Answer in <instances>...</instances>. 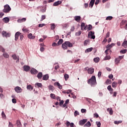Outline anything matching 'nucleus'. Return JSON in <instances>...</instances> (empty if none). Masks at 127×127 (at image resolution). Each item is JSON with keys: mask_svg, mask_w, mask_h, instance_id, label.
Returning <instances> with one entry per match:
<instances>
[{"mask_svg": "<svg viewBox=\"0 0 127 127\" xmlns=\"http://www.w3.org/2000/svg\"><path fill=\"white\" fill-rule=\"evenodd\" d=\"M93 29V27L92 26V25L89 24L88 25V27H87L88 31H89V30H92Z\"/></svg>", "mask_w": 127, "mask_h": 127, "instance_id": "c03bdc74", "label": "nucleus"}, {"mask_svg": "<svg viewBox=\"0 0 127 127\" xmlns=\"http://www.w3.org/2000/svg\"><path fill=\"white\" fill-rule=\"evenodd\" d=\"M50 97L52 99H53L54 100H56V97H55V94L53 93H51L50 94Z\"/></svg>", "mask_w": 127, "mask_h": 127, "instance_id": "f704fd0d", "label": "nucleus"}, {"mask_svg": "<svg viewBox=\"0 0 127 127\" xmlns=\"http://www.w3.org/2000/svg\"><path fill=\"white\" fill-rule=\"evenodd\" d=\"M66 45L67 46V47L70 48L73 46V44L69 41H65L62 45V47L64 49V50H67V47H66Z\"/></svg>", "mask_w": 127, "mask_h": 127, "instance_id": "f03ea898", "label": "nucleus"}, {"mask_svg": "<svg viewBox=\"0 0 127 127\" xmlns=\"http://www.w3.org/2000/svg\"><path fill=\"white\" fill-rule=\"evenodd\" d=\"M35 86H37L39 88H42V84L40 83H36Z\"/></svg>", "mask_w": 127, "mask_h": 127, "instance_id": "e433bc0d", "label": "nucleus"}, {"mask_svg": "<svg viewBox=\"0 0 127 127\" xmlns=\"http://www.w3.org/2000/svg\"><path fill=\"white\" fill-rule=\"evenodd\" d=\"M127 23V20H123L120 23V25H125Z\"/></svg>", "mask_w": 127, "mask_h": 127, "instance_id": "2f4dec72", "label": "nucleus"}, {"mask_svg": "<svg viewBox=\"0 0 127 127\" xmlns=\"http://www.w3.org/2000/svg\"><path fill=\"white\" fill-rule=\"evenodd\" d=\"M96 124L97 125V127H101V122H96Z\"/></svg>", "mask_w": 127, "mask_h": 127, "instance_id": "864d4df0", "label": "nucleus"}, {"mask_svg": "<svg viewBox=\"0 0 127 127\" xmlns=\"http://www.w3.org/2000/svg\"><path fill=\"white\" fill-rule=\"evenodd\" d=\"M92 51H93V48H90L87 49L85 50V53H88V52H91Z\"/></svg>", "mask_w": 127, "mask_h": 127, "instance_id": "c756f323", "label": "nucleus"}, {"mask_svg": "<svg viewBox=\"0 0 127 127\" xmlns=\"http://www.w3.org/2000/svg\"><path fill=\"white\" fill-rule=\"evenodd\" d=\"M42 72H39L37 75V77L38 78V79H41V78H42Z\"/></svg>", "mask_w": 127, "mask_h": 127, "instance_id": "cd10ccee", "label": "nucleus"}, {"mask_svg": "<svg viewBox=\"0 0 127 127\" xmlns=\"http://www.w3.org/2000/svg\"><path fill=\"white\" fill-rule=\"evenodd\" d=\"M88 122V119H83L79 121V126H84Z\"/></svg>", "mask_w": 127, "mask_h": 127, "instance_id": "39448f33", "label": "nucleus"}, {"mask_svg": "<svg viewBox=\"0 0 127 127\" xmlns=\"http://www.w3.org/2000/svg\"><path fill=\"white\" fill-rule=\"evenodd\" d=\"M127 49L122 50L120 51V53H123V54H125V53H127Z\"/></svg>", "mask_w": 127, "mask_h": 127, "instance_id": "8fccbe9b", "label": "nucleus"}, {"mask_svg": "<svg viewBox=\"0 0 127 127\" xmlns=\"http://www.w3.org/2000/svg\"><path fill=\"white\" fill-rule=\"evenodd\" d=\"M71 92H72V91H71V90H68L66 91H63V93H64V94H70V93H71Z\"/></svg>", "mask_w": 127, "mask_h": 127, "instance_id": "49530a36", "label": "nucleus"}, {"mask_svg": "<svg viewBox=\"0 0 127 127\" xmlns=\"http://www.w3.org/2000/svg\"><path fill=\"white\" fill-rule=\"evenodd\" d=\"M45 25V24H39V27H43Z\"/></svg>", "mask_w": 127, "mask_h": 127, "instance_id": "774afa93", "label": "nucleus"}, {"mask_svg": "<svg viewBox=\"0 0 127 127\" xmlns=\"http://www.w3.org/2000/svg\"><path fill=\"white\" fill-rule=\"evenodd\" d=\"M27 89L29 91H32V90H33V87H32L31 85H29L27 86Z\"/></svg>", "mask_w": 127, "mask_h": 127, "instance_id": "393cba45", "label": "nucleus"}, {"mask_svg": "<svg viewBox=\"0 0 127 127\" xmlns=\"http://www.w3.org/2000/svg\"><path fill=\"white\" fill-rule=\"evenodd\" d=\"M111 59V56H106L104 60H110Z\"/></svg>", "mask_w": 127, "mask_h": 127, "instance_id": "a18cd8bd", "label": "nucleus"}, {"mask_svg": "<svg viewBox=\"0 0 127 127\" xmlns=\"http://www.w3.org/2000/svg\"><path fill=\"white\" fill-rule=\"evenodd\" d=\"M8 127H13V125L11 122H9Z\"/></svg>", "mask_w": 127, "mask_h": 127, "instance_id": "0e129e2a", "label": "nucleus"}, {"mask_svg": "<svg viewBox=\"0 0 127 127\" xmlns=\"http://www.w3.org/2000/svg\"><path fill=\"white\" fill-rule=\"evenodd\" d=\"M69 103V99H67L64 104L63 105V108H67V105H68V104Z\"/></svg>", "mask_w": 127, "mask_h": 127, "instance_id": "aec40b11", "label": "nucleus"}, {"mask_svg": "<svg viewBox=\"0 0 127 127\" xmlns=\"http://www.w3.org/2000/svg\"><path fill=\"white\" fill-rule=\"evenodd\" d=\"M74 117H77V116H79L80 114L79 113V112L77 111H75L74 113Z\"/></svg>", "mask_w": 127, "mask_h": 127, "instance_id": "09e8293b", "label": "nucleus"}, {"mask_svg": "<svg viewBox=\"0 0 127 127\" xmlns=\"http://www.w3.org/2000/svg\"><path fill=\"white\" fill-rule=\"evenodd\" d=\"M92 126L91 122L90 121H88L86 124L84 125V127H90Z\"/></svg>", "mask_w": 127, "mask_h": 127, "instance_id": "a211bd4d", "label": "nucleus"}, {"mask_svg": "<svg viewBox=\"0 0 127 127\" xmlns=\"http://www.w3.org/2000/svg\"><path fill=\"white\" fill-rule=\"evenodd\" d=\"M113 46H115V43H112L111 45H108L106 48H107V49H111V48H112V47H113Z\"/></svg>", "mask_w": 127, "mask_h": 127, "instance_id": "4468645a", "label": "nucleus"}, {"mask_svg": "<svg viewBox=\"0 0 127 127\" xmlns=\"http://www.w3.org/2000/svg\"><path fill=\"white\" fill-rule=\"evenodd\" d=\"M24 21H26V18H23L22 19H19L17 20V22H19V23L24 22Z\"/></svg>", "mask_w": 127, "mask_h": 127, "instance_id": "f8f14e48", "label": "nucleus"}, {"mask_svg": "<svg viewBox=\"0 0 127 127\" xmlns=\"http://www.w3.org/2000/svg\"><path fill=\"white\" fill-rule=\"evenodd\" d=\"M64 77L65 81H67V80H68V79H69V75L65 73L64 75Z\"/></svg>", "mask_w": 127, "mask_h": 127, "instance_id": "72a5a7b5", "label": "nucleus"}, {"mask_svg": "<svg viewBox=\"0 0 127 127\" xmlns=\"http://www.w3.org/2000/svg\"><path fill=\"white\" fill-rule=\"evenodd\" d=\"M0 51H1V52H4L5 50L2 48V47L0 46Z\"/></svg>", "mask_w": 127, "mask_h": 127, "instance_id": "6e6d98bb", "label": "nucleus"}, {"mask_svg": "<svg viewBox=\"0 0 127 127\" xmlns=\"http://www.w3.org/2000/svg\"><path fill=\"white\" fill-rule=\"evenodd\" d=\"M120 61H121V59H120V58H116L115 59V64H120Z\"/></svg>", "mask_w": 127, "mask_h": 127, "instance_id": "dca6fc26", "label": "nucleus"}, {"mask_svg": "<svg viewBox=\"0 0 127 127\" xmlns=\"http://www.w3.org/2000/svg\"><path fill=\"white\" fill-rule=\"evenodd\" d=\"M55 27H56L55 24L52 23L51 24V29H52V30H54V29H55Z\"/></svg>", "mask_w": 127, "mask_h": 127, "instance_id": "c85d7f7f", "label": "nucleus"}, {"mask_svg": "<svg viewBox=\"0 0 127 127\" xmlns=\"http://www.w3.org/2000/svg\"><path fill=\"white\" fill-rule=\"evenodd\" d=\"M122 123H123L122 121H114L115 125H119V124H122Z\"/></svg>", "mask_w": 127, "mask_h": 127, "instance_id": "79ce46f5", "label": "nucleus"}, {"mask_svg": "<svg viewBox=\"0 0 127 127\" xmlns=\"http://www.w3.org/2000/svg\"><path fill=\"white\" fill-rule=\"evenodd\" d=\"M23 68L25 72H28L30 70V67L28 65H24Z\"/></svg>", "mask_w": 127, "mask_h": 127, "instance_id": "6e6552de", "label": "nucleus"}, {"mask_svg": "<svg viewBox=\"0 0 127 127\" xmlns=\"http://www.w3.org/2000/svg\"><path fill=\"white\" fill-rule=\"evenodd\" d=\"M114 112L113 111V109H111L109 111V114L111 116H112V115H113Z\"/></svg>", "mask_w": 127, "mask_h": 127, "instance_id": "13d9d810", "label": "nucleus"}, {"mask_svg": "<svg viewBox=\"0 0 127 127\" xmlns=\"http://www.w3.org/2000/svg\"><path fill=\"white\" fill-rule=\"evenodd\" d=\"M113 17L112 16H107L106 18V20H112L113 19Z\"/></svg>", "mask_w": 127, "mask_h": 127, "instance_id": "58836bf2", "label": "nucleus"}, {"mask_svg": "<svg viewBox=\"0 0 127 127\" xmlns=\"http://www.w3.org/2000/svg\"><path fill=\"white\" fill-rule=\"evenodd\" d=\"M107 89L108 90V91H110V92H114V89L112 88V86L111 85H109L107 87Z\"/></svg>", "mask_w": 127, "mask_h": 127, "instance_id": "7c9ffc66", "label": "nucleus"}, {"mask_svg": "<svg viewBox=\"0 0 127 127\" xmlns=\"http://www.w3.org/2000/svg\"><path fill=\"white\" fill-rule=\"evenodd\" d=\"M98 117H99V115L97 114V113L94 114V118H98Z\"/></svg>", "mask_w": 127, "mask_h": 127, "instance_id": "69168bd1", "label": "nucleus"}, {"mask_svg": "<svg viewBox=\"0 0 127 127\" xmlns=\"http://www.w3.org/2000/svg\"><path fill=\"white\" fill-rule=\"evenodd\" d=\"M3 21L5 22V23H7L9 22V18L8 17H5L3 19Z\"/></svg>", "mask_w": 127, "mask_h": 127, "instance_id": "4be33fe9", "label": "nucleus"}, {"mask_svg": "<svg viewBox=\"0 0 127 127\" xmlns=\"http://www.w3.org/2000/svg\"><path fill=\"white\" fill-rule=\"evenodd\" d=\"M94 3H95V0H91L89 3V6H91V8L94 6Z\"/></svg>", "mask_w": 127, "mask_h": 127, "instance_id": "412c9836", "label": "nucleus"}, {"mask_svg": "<svg viewBox=\"0 0 127 127\" xmlns=\"http://www.w3.org/2000/svg\"><path fill=\"white\" fill-rule=\"evenodd\" d=\"M105 53L106 54V56H108L109 53H112V51H111L110 49H107L105 51Z\"/></svg>", "mask_w": 127, "mask_h": 127, "instance_id": "a878e982", "label": "nucleus"}, {"mask_svg": "<svg viewBox=\"0 0 127 127\" xmlns=\"http://www.w3.org/2000/svg\"><path fill=\"white\" fill-rule=\"evenodd\" d=\"M12 102L13 104H16V99L15 98H13L12 99Z\"/></svg>", "mask_w": 127, "mask_h": 127, "instance_id": "4d7b16f0", "label": "nucleus"}, {"mask_svg": "<svg viewBox=\"0 0 127 127\" xmlns=\"http://www.w3.org/2000/svg\"><path fill=\"white\" fill-rule=\"evenodd\" d=\"M112 87H113V88H116V87H117V82H113L112 83Z\"/></svg>", "mask_w": 127, "mask_h": 127, "instance_id": "3c124183", "label": "nucleus"}, {"mask_svg": "<svg viewBox=\"0 0 127 127\" xmlns=\"http://www.w3.org/2000/svg\"><path fill=\"white\" fill-rule=\"evenodd\" d=\"M3 56L5 58H8V57H9V55H8L7 53H4L3 54Z\"/></svg>", "mask_w": 127, "mask_h": 127, "instance_id": "ea45409f", "label": "nucleus"}, {"mask_svg": "<svg viewBox=\"0 0 127 127\" xmlns=\"http://www.w3.org/2000/svg\"><path fill=\"white\" fill-rule=\"evenodd\" d=\"M74 20H75V21H77V22H79L80 20H81V16H74Z\"/></svg>", "mask_w": 127, "mask_h": 127, "instance_id": "9b49d317", "label": "nucleus"}, {"mask_svg": "<svg viewBox=\"0 0 127 127\" xmlns=\"http://www.w3.org/2000/svg\"><path fill=\"white\" fill-rule=\"evenodd\" d=\"M89 36H91V39H95L96 38V36H95V32L90 31L88 33V37Z\"/></svg>", "mask_w": 127, "mask_h": 127, "instance_id": "423d86ee", "label": "nucleus"}, {"mask_svg": "<svg viewBox=\"0 0 127 127\" xmlns=\"http://www.w3.org/2000/svg\"><path fill=\"white\" fill-rule=\"evenodd\" d=\"M84 7L87 8L89 6V4L88 3H85L84 4Z\"/></svg>", "mask_w": 127, "mask_h": 127, "instance_id": "e2e57ef3", "label": "nucleus"}, {"mask_svg": "<svg viewBox=\"0 0 127 127\" xmlns=\"http://www.w3.org/2000/svg\"><path fill=\"white\" fill-rule=\"evenodd\" d=\"M38 73V71L36 70L35 68H32L31 70V73L32 74V75H34L35 74H37Z\"/></svg>", "mask_w": 127, "mask_h": 127, "instance_id": "9d476101", "label": "nucleus"}, {"mask_svg": "<svg viewBox=\"0 0 127 127\" xmlns=\"http://www.w3.org/2000/svg\"><path fill=\"white\" fill-rule=\"evenodd\" d=\"M22 30L23 31V32H28V29H26V28H23Z\"/></svg>", "mask_w": 127, "mask_h": 127, "instance_id": "bf43d9fd", "label": "nucleus"}, {"mask_svg": "<svg viewBox=\"0 0 127 127\" xmlns=\"http://www.w3.org/2000/svg\"><path fill=\"white\" fill-rule=\"evenodd\" d=\"M14 90L16 93H21L22 92V89L19 86L15 87Z\"/></svg>", "mask_w": 127, "mask_h": 127, "instance_id": "0eeeda50", "label": "nucleus"}, {"mask_svg": "<svg viewBox=\"0 0 127 127\" xmlns=\"http://www.w3.org/2000/svg\"><path fill=\"white\" fill-rule=\"evenodd\" d=\"M16 125H17V127H22V125H21V123L20 122V121H19V120H17Z\"/></svg>", "mask_w": 127, "mask_h": 127, "instance_id": "5701e85b", "label": "nucleus"}, {"mask_svg": "<svg viewBox=\"0 0 127 127\" xmlns=\"http://www.w3.org/2000/svg\"><path fill=\"white\" fill-rule=\"evenodd\" d=\"M87 83L90 85L91 87H95L97 85V80H96V76L93 75L87 80Z\"/></svg>", "mask_w": 127, "mask_h": 127, "instance_id": "f257e3e1", "label": "nucleus"}, {"mask_svg": "<svg viewBox=\"0 0 127 127\" xmlns=\"http://www.w3.org/2000/svg\"><path fill=\"white\" fill-rule=\"evenodd\" d=\"M62 43H63V39H61L58 42V46L61 45V44H62Z\"/></svg>", "mask_w": 127, "mask_h": 127, "instance_id": "4c0bfd02", "label": "nucleus"}, {"mask_svg": "<svg viewBox=\"0 0 127 127\" xmlns=\"http://www.w3.org/2000/svg\"><path fill=\"white\" fill-rule=\"evenodd\" d=\"M82 34V31H79L78 32L75 33L76 36H80Z\"/></svg>", "mask_w": 127, "mask_h": 127, "instance_id": "37998d69", "label": "nucleus"}, {"mask_svg": "<svg viewBox=\"0 0 127 127\" xmlns=\"http://www.w3.org/2000/svg\"><path fill=\"white\" fill-rule=\"evenodd\" d=\"M28 38H29V39H34L35 36H33L32 34L30 33L28 35Z\"/></svg>", "mask_w": 127, "mask_h": 127, "instance_id": "2eb2a0df", "label": "nucleus"}, {"mask_svg": "<svg viewBox=\"0 0 127 127\" xmlns=\"http://www.w3.org/2000/svg\"><path fill=\"white\" fill-rule=\"evenodd\" d=\"M61 3H62V1H57V2H55L54 3L53 5L54 6H57L58 5L61 4Z\"/></svg>", "mask_w": 127, "mask_h": 127, "instance_id": "ddd939ff", "label": "nucleus"}, {"mask_svg": "<svg viewBox=\"0 0 127 127\" xmlns=\"http://www.w3.org/2000/svg\"><path fill=\"white\" fill-rule=\"evenodd\" d=\"M49 88V90H50V91H52V92H53V91H54V86L50 85L48 86Z\"/></svg>", "mask_w": 127, "mask_h": 127, "instance_id": "bb28decb", "label": "nucleus"}, {"mask_svg": "<svg viewBox=\"0 0 127 127\" xmlns=\"http://www.w3.org/2000/svg\"><path fill=\"white\" fill-rule=\"evenodd\" d=\"M122 46L124 48H127V41H124L122 44Z\"/></svg>", "mask_w": 127, "mask_h": 127, "instance_id": "b1692460", "label": "nucleus"}, {"mask_svg": "<svg viewBox=\"0 0 127 127\" xmlns=\"http://www.w3.org/2000/svg\"><path fill=\"white\" fill-rule=\"evenodd\" d=\"M12 57L13 58V59H14V60H16V59H17V57L16 56V55H13L12 56Z\"/></svg>", "mask_w": 127, "mask_h": 127, "instance_id": "5fc2aeb1", "label": "nucleus"}, {"mask_svg": "<svg viewBox=\"0 0 127 127\" xmlns=\"http://www.w3.org/2000/svg\"><path fill=\"white\" fill-rule=\"evenodd\" d=\"M20 34H21V33H20V32H17L16 33H15V35H16V36H19V35L20 36L21 35Z\"/></svg>", "mask_w": 127, "mask_h": 127, "instance_id": "680f3d73", "label": "nucleus"}, {"mask_svg": "<svg viewBox=\"0 0 127 127\" xmlns=\"http://www.w3.org/2000/svg\"><path fill=\"white\" fill-rule=\"evenodd\" d=\"M2 36L6 38L10 37V33L9 32H6V31H3L1 33Z\"/></svg>", "mask_w": 127, "mask_h": 127, "instance_id": "20e7f679", "label": "nucleus"}, {"mask_svg": "<svg viewBox=\"0 0 127 127\" xmlns=\"http://www.w3.org/2000/svg\"><path fill=\"white\" fill-rule=\"evenodd\" d=\"M11 10V8L8 4H6L4 6V9H3V12L5 13H8L9 11Z\"/></svg>", "mask_w": 127, "mask_h": 127, "instance_id": "7ed1b4c3", "label": "nucleus"}, {"mask_svg": "<svg viewBox=\"0 0 127 127\" xmlns=\"http://www.w3.org/2000/svg\"><path fill=\"white\" fill-rule=\"evenodd\" d=\"M45 18H46V16H45V15H42L40 21H43Z\"/></svg>", "mask_w": 127, "mask_h": 127, "instance_id": "de8ad7c7", "label": "nucleus"}, {"mask_svg": "<svg viewBox=\"0 0 127 127\" xmlns=\"http://www.w3.org/2000/svg\"><path fill=\"white\" fill-rule=\"evenodd\" d=\"M89 43H90V40H85L84 42V45L85 46H86L87 45V44H88Z\"/></svg>", "mask_w": 127, "mask_h": 127, "instance_id": "a19ab883", "label": "nucleus"}, {"mask_svg": "<svg viewBox=\"0 0 127 127\" xmlns=\"http://www.w3.org/2000/svg\"><path fill=\"white\" fill-rule=\"evenodd\" d=\"M94 71H95V69L93 68H89L87 69V72L88 74H92L93 73H94Z\"/></svg>", "mask_w": 127, "mask_h": 127, "instance_id": "1a4fd4ad", "label": "nucleus"}, {"mask_svg": "<svg viewBox=\"0 0 127 127\" xmlns=\"http://www.w3.org/2000/svg\"><path fill=\"white\" fill-rule=\"evenodd\" d=\"M48 79H49V76L48 75V74H46L45 75H43V80L45 81H47Z\"/></svg>", "mask_w": 127, "mask_h": 127, "instance_id": "f3484780", "label": "nucleus"}, {"mask_svg": "<svg viewBox=\"0 0 127 127\" xmlns=\"http://www.w3.org/2000/svg\"><path fill=\"white\" fill-rule=\"evenodd\" d=\"M107 85H109L112 83V81L110 79H107L106 81Z\"/></svg>", "mask_w": 127, "mask_h": 127, "instance_id": "603ef678", "label": "nucleus"}, {"mask_svg": "<svg viewBox=\"0 0 127 127\" xmlns=\"http://www.w3.org/2000/svg\"><path fill=\"white\" fill-rule=\"evenodd\" d=\"M81 113L84 114V113H86L87 112V110L86 109H82L81 110Z\"/></svg>", "mask_w": 127, "mask_h": 127, "instance_id": "052dcab7", "label": "nucleus"}, {"mask_svg": "<svg viewBox=\"0 0 127 127\" xmlns=\"http://www.w3.org/2000/svg\"><path fill=\"white\" fill-rule=\"evenodd\" d=\"M94 61L95 62V63H98L100 61V58L97 57L94 59Z\"/></svg>", "mask_w": 127, "mask_h": 127, "instance_id": "473e14b6", "label": "nucleus"}, {"mask_svg": "<svg viewBox=\"0 0 127 127\" xmlns=\"http://www.w3.org/2000/svg\"><path fill=\"white\" fill-rule=\"evenodd\" d=\"M55 70H57V69H59V65L57 64V65H55Z\"/></svg>", "mask_w": 127, "mask_h": 127, "instance_id": "338daca9", "label": "nucleus"}, {"mask_svg": "<svg viewBox=\"0 0 127 127\" xmlns=\"http://www.w3.org/2000/svg\"><path fill=\"white\" fill-rule=\"evenodd\" d=\"M54 85L55 86H57L60 89H62V85H61L59 82H55Z\"/></svg>", "mask_w": 127, "mask_h": 127, "instance_id": "6ab92c4d", "label": "nucleus"}, {"mask_svg": "<svg viewBox=\"0 0 127 127\" xmlns=\"http://www.w3.org/2000/svg\"><path fill=\"white\" fill-rule=\"evenodd\" d=\"M1 116H2V117L4 119V120H5L6 119V116L5 115V114H4V112L3 111L2 112Z\"/></svg>", "mask_w": 127, "mask_h": 127, "instance_id": "c9c22d12", "label": "nucleus"}]
</instances>
